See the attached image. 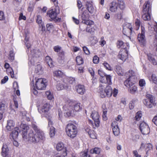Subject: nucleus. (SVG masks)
Here are the masks:
<instances>
[{"mask_svg":"<svg viewBox=\"0 0 157 157\" xmlns=\"http://www.w3.org/2000/svg\"><path fill=\"white\" fill-rule=\"evenodd\" d=\"M64 52H62L60 53H59V56H61L62 60H59L58 62L62 64H63L64 62V61L63 60V59L64 58Z\"/></svg>","mask_w":157,"mask_h":157,"instance_id":"nucleus-52","label":"nucleus"},{"mask_svg":"<svg viewBox=\"0 0 157 157\" xmlns=\"http://www.w3.org/2000/svg\"><path fill=\"white\" fill-rule=\"evenodd\" d=\"M91 116L94 121V124L93 125L94 128H97L98 127V113L94 111L92 112Z\"/></svg>","mask_w":157,"mask_h":157,"instance_id":"nucleus-17","label":"nucleus"},{"mask_svg":"<svg viewBox=\"0 0 157 157\" xmlns=\"http://www.w3.org/2000/svg\"><path fill=\"white\" fill-rule=\"evenodd\" d=\"M94 30H95V29L94 27L90 28V27H87L86 29V32H89L92 34H93L94 32Z\"/></svg>","mask_w":157,"mask_h":157,"instance_id":"nucleus-47","label":"nucleus"},{"mask_svg":"<svg viewBox=\"0 0 157 157\" xmlns=\"http://www.w3.org/2000/svg\"><path fill=\"white\" fill-rule=\"evenodd\" d=\"M76 60L78 65L82 64L83 63L82 58L80 56H77L76 58Z\"/></svg>","mask_w":157,"mask_h":157,"instance_id":"nucleus-40","label":"nucleus"},{"mask_svg":"<svg viewBox=\"0 0 157 157\" xmlns=\"http://www.w3.org/2000/svg\"><path fill=\"white\" fill-rule=\"evenodd\" d=\"M21 127L22 129V137L24 140H28L30 143L33 144L39 142L37 136L32 130H31L29 134L27 135V132L29 129V127L27 124H22Z\"/></svg>","mask_w":157,"mask_h":157,"instance_id":"nucleus-1","label":"nucleus"},{"mask_svg":"<svg viewBox=\"0 0 157 157\" xmlns=\"http://www.w3.org/2000/svg\"><path fill=\"white\" fill-rule=\"evenodd\" d=\"M19 128L18 127L14 128L12 133V136L13 139L16 138L18 135Z\"/></svg>","mask_w":157,"mask_h":157,"instance_id":"nucleus-31","label":"nucleus"},{"mask_svg":"<svg viewBox=\"0 0 157 157\" xmlns=\"http://www.w3.org/2000/svg\"><path fill=\"white\" fill-rule=\"evenodd\" d=\"M38 138L39 142V141H44L45 140V135L43 131L41 130L36 133Z\"/></svg>","mask_w":157,"mask_h":157,"instance_id":"nucleus-21","label":"nucleus"},{"mask_svg":"<svg viewBox=\"0 0 157 157\" xmlns=\"http://www.w3.org/2000/svg\"><path fill=\"white\" fill-rule=\"evenodd\" d=\"M128 88V92L132 94H135L138 92L137 87L134 85Z\"/></svg>","mask_w":157,"mask_h":157,"instance_id":"nucleus-26","label":"nucleus"},{"mask_svg":"<svg viewBox=\"0 0 157 157\" xmlns=\"http://www.w3.org/2000/svg\"><path fill=\"white\" fill-rule=\"evenodd\" d=\"M141 27L142 29L141 33L138 34L137 39L141 44L144 45L145 43L144 29V28H143L142 26Z\"/></svg>","mask_w":157,"mask_h":157,"instance_id":"nucleus-14","label":"nucleus"},{"mask_svg":"<svg viewBox=\"0 0 157 157\" xmlns=\"http://www.w3.org/2000/svg\"><path fill=\"white\" fill-rule=\"evenodd\" d=\"M106 83H107L109 85L112 84L111 82V76L110 75H106Z\"/></svg>","mask_w":157,"mask_h":157,"instance_id":"nucleus-41","label":"nucleus"},{"mask_svg":"<svg viewBox=\"0 0 157 157\" xmlns=\"http://www.w3.org/2000/svg\"><path fill=\"white\" fill-rule=\"evenodd\" d=\"M46 96L49 100H51L53 98V96L50 91H48L45 92Z\"/></svg>","mask_w":157,"mask_h":157,"instance_id":"nucleus-43","label":"nucleus"},{"mask_svg":"<svg viewBox=\"0 0 157 157\" xmlns=\"http://www.w3.org/2000/svg\"><path fill=\"white\" fill-rule=\"evenodd\" d=\"M99 76H100V80L101 82L102 83L101 84H106V75L104 74H101L99 72Z\"/></svg>","mask_w":157,"mask_h":157,"instance_id":"nucleus-28","label":"nucleus"},{"mask_svg":"<svg viewBox=\"0 0 157 157\" xmlns=\"http://www.w3.org/2000/svg\"><path fill=\"white\" fill-rule=\"evenodd\" d=\"M37 23L40 25V26H41L42 29H43L44 28L45 29V26L43 22L42 21V18L39 15L37 16V18L36 20Z\"/></svg>","mask_w":157,"mask_h":157,"instance_id":"nucleus-29","label":"nucleus"},{"mask_svg":"<svg viewBox=\"0 0 157 157\" xmlns=\"http://www.w3.org/2000/svg\"><path fill=\"white\" fill-rule=\"evenodd\" d=\"M135 73L132 70H129L126 73V76L129 77L124 81V85L127 87L134 85L137 81Z\"/></svg>","mask_w":157,"mask_h":157,"instance_id":"nucleus-4","label":"nucleus"},{"mask_svg":"<svg viewBox=\"0 0 157 157\" xmlns=\"http://www.w3.org/2000/svg\"><path fill=\"white\" fill-rule=\"evenodd\" d=\"M148 58L149 60L151 62L153 65H156L157 63L154 58L152 57L151 56L149 55L148 56Z\"/></svg>","mask_w":157,"mask_h":157,"instance_id":"nucleus-42","label":"nucleus"},{"mask_svg":"<svg viewBox=\"0 0 157 157\" xmlns=\"http://www.w3.org/2000/svg\"><path fill=\"white\" fill-rule=\"evenodd\" d=\"M153 148V146L152 144L150 143H148L147 144L146 147V154H147V152L149 151L152 150Z\"/></svg>","mask_w":157,"mask_h":157,"instance_id":"nucleus-45","label":"nucleus"},{"mask_svg":"<svg viewBox=\"0 0 157 157\" xmlns=\"http://www.w3.org/2000/svg\"><path fill=\"white\" fill-rule=\"evenodd\" d=\"M103 64L106 69L110 71L112 70L111 67L107 63L104 62Z\"/></svg>","mask_w":157,"mask_h":157,"instance_id":"nucleus-55","label":"nucleus"},{"mask_svg":"<svg viewBox=\"0 0 157 157\" xmlns=\"http://www.w3.org/2000/svg\"><path fill=\"white\" fill-rule=\"evenodd\" d=\"M128 49L125 48L121 49L117 56L118 58L124 62L125 61L128 57Z\"/></svg>","mask_w":157,"mask_h":157,"instance_id":"nucleus-13","label":"nucleus"},{"mask_svg":"<svg viewBox=\"0 0 157 157\" xmlns=\"http://www.w3.org/2000/svg\"><path fill=\"white\" fill-rule=\"evenodd\" d=\"M82 48L83 51L86 54L89 55L90 54V51L87 48L86 46H84Z\"/></svg>","mask_w":157,"mask_h":157,"instance_id":"nucleus-59","label":"nucleus"},{"mask_svg":"<svg viewBox=\"0 0 157 157\" xmlns=\"http://www.w3.org/2000/svg\"><path fill=\"white\" fill-rule=\"evenodd\" d=\"M118 4L116 1H113L111 2L109 5V10L112 13L116 12L117 9Z\"/></svg>","mask_w":157,"mask_h":157,"instance_id":"nucleus-18","label":"nucleus"},{"mask_svg":"<svg viewBox=\"0 0 157 157\" xmlns=\"http://www.w3.org/2000/svg\"><path fill=\"white\" fill-rule=\"evenodd\" d=\"M46 62L49 66L52 67H53L54 65L52 59L48 56H47L46 57Z\"/></svg>","mask_w":157,"mask_h":157,"instance_id":"nucleus-34","label":"nucleus"},{"mask_svg":"<svg viewBox=\"0 0 157 157\" xmlns=\"http://www.w3.org/2000/svg\"><path fill=\"white\" fill-rule=\"evenodd\" d=\"M63 74V72L60 70L56 71L53 72L54 76L57 77H61Z\"/></svg>","mask_w":157,"mask_h":157,"instance_id":"nucleus-37","label":"nucleus"},{"mask_svg":"<svg viewBox=\"0 0 157 157\" xmlns=\"http://www.w3.org/2000/svg\"><path fill=\"white\" fill-rule=\"evenodd\" d=\"M93 61L94 63L97 64L98 63V57L96 55L94 56Z\"/></svg>","mask_w":157,"mask_h":157,"instance_id":"nucleus-61","label":"nucleus"},{"mask_svg":"<svg viewBox=\"0 0 157 157\" xmlns=\"http://www.w3.org/2000/svg\"><path fill=\"white\" fill-rule=\"evenodd\" d=\"M140 24L141 22L140 20L138 19H136L135 20V25L138 29L139 28Z\"/></svg>","mask_w":157,"mask_h":157,"instance_id":"nucleus-56","label":"nucleus"},{"mask_svg":"<svg viewBox=\"0 0 157 157\" xmlns=\"http://www.w3.org/2000/svg\"><path fill=\"white\" fill-rule=\"evenodd\" d=\"M66 131L68 136L73 138L76 136L77 133V127L73 124L69 123L66 128Z\"/></svg>","mask_w":157,"mask_h":157,"instance_id":"nucleus-5","label":"nucleus"},{"mask_svg":"<svg viewBox=\"0 0 157 157\" xmlns=\"http://www.w3.org/2000/svg\"><path fill=\"white\" fill-rule=\"evenodd\" d=\"M123 33L124 35L128 36L131 39L130 36L135 34L134 32L132 31V29L131 25L129 23L124 24L123 27Z\"/></svg>","mask_w":157,"mask_h":157,"instance_id":"nucleus-9","label":"nucleus"},{"mask_svg":"<svg viewBox=\"0 0 157 157\" xmlns=\"http://www.w3.org/2000/svg\"><path fill=\"white\" fill-rule=\"evenodd\" d=\"M119 8L122 10L124 9L125 8V4L122 0H118L117 2Z\"/></svg>","mask_w":157,"mask_h":157,"instance_id":"nucleus-36","label":"nucleus"},{"mask_svg":"<svg viewBox=\"0 0 157 157\" xmlns=\"http://www.w3.org/2000/svg\"><path fill=\"white\" fill-rule=\"evenodd\" d=\"M46 26L47 29L48 31H50L54 28V26L51 23L47 24Z\"/></svg>","mask_w":157,"mask_h":157,"instance_id":"nucleus-49","label":"nucleus"},{"mask_svg":"<svg viewBox=\"0 0 157 157\" xmlns=\"http://www.w3.org/2000/svg\"><path fill=\"white\" fill-rule=\"evenodd\" d=\"M151 10V5L149 2L147 1L144 4L143 10V13H150Z\"/></svg>","mask_w":157,"mask_h":157,"instance_id":"nucleus-19","label":"nucleus"},{"mask_svg":"<svg viewBox=\"0 0 157 157\" xmlns=\"http://www.w3.org/2000/svg\"><path fill=\"white\" fill-rule=\"evenodd\" d=\"M142 117V114L141 111H138L136 114L134 118V123L136 124L137 122L140 121Z\"/></svg>","mask_w":157,"mask_h":157,"instance_id":"nucleus-27","label":"nucleus"},{"mask_svg":"<svg viewBox=\"0 0 157 157\" xmlns=\"http://www.w3.org/2000/svg\"><path fill=\"white\" fill-rule=\"evenodd\" d=\"M9 153V150L6 144H4L2 148V155L3 157H10Z\"/></svg>","mask_w":157,"mask_h":157,"instance_id":"nucleus-20","label":"nucleus"},{"mask_svg":"<svg viewBox=\"0 0 157 157\" xmlns=\"http://www.w3.org/2000/svg\"><path fill=\"white\" fill-rule=\"evenodd\" d=\"M31 127L36 133L41 130L36 122H33L32 123Z\"/></svg>","mask_w":157,"mask_h":157,"instance_id":"nucleus-32","label":"nucleus"},{"mask_svg":"<svg viewBox=\"0 0 157 157\" xmlns=\"http://www.w3.org/2000/svg\"><path fill=\"white\" fill-rule=\"evenodd\" d=\"M14 54L13 51H10L9 54V58L12 61L14 59Z\"/></svg>","mask_w":157,"mask_h":157,"instance_id":"nucleus-53","label":"nucleus"},{"mask_svg":"<svg viewBox=\"0 0 157 157\" xmlns=\"http://www.w3.org/2000/svg\"><path fill=\"white\" fill-rule=\"evenodd\" d=\"M59 13V9L58 6H56L54 9L49 10L47 14H49L50 17L54 19L56 22H59L61 20L60 18L57 17V16Z\"/></svg>","mask_w":157,"mask_h":157,"instance_id":"nucleus-7","label":"nucleus"},{"mask_svg":"<svg viewBox=\"0 0 157 157\" xmlns=\"http://www.w3.org/2000/svg\"><path fill=\"white\" fill-rule=\"evenodd\" d=\"M41 55V52L38 50L33 49L31 51V54L29 56V65H34L37 58Z\"/></svg>","mask_w":157,"mask_h":157,"instance_id":"nucleus-6","label":"nucleus"},{"mask_svg":"<svg viewBox=\"0 0 157 157\" xmlns=\"http://www.w3.org/2000/svg\"><path fill=\"white\" fill-rule=\"evenodd\" d=\"M142 18L145 21H149L151 19L150 13H143Z\"/></svg>","mask_w":157,"mask_h":157,"instance_id":"nucleus-35","label":"nucleus"},{"mask_svg":"<svg viewBox=\"0 0 157 157\" xmlns=\"http://www.w3.org/2000/svg\"><path fill=\"white\" fill-rule=\"evenodd\" d=\"M76 89L77 93L81 95L83 94L85 92V89L83 85H78L76 86Z\"/></svg>","mask_w":157,"mask_h":157,"instance_id":"nucleus-22","label":"nucleus"},{"mask_svg":"<svg viewBox=\"0 0 157 157\" xmlns=\"http://www.w3.org/2000/svg\"><path fill=\"white\" fill-rule=\"evenodd\" d=\"M86 9L90 13H92L94 12V9L91 2H87L86 3Z\"/></svg>","mask_w":157,"mask_h":157,"instance_id":"nucleus-24","label":"nucleus"},{"mask_svg":"<svg viewBox=\"0 0 157 157\" xmlns=\"http://www.w3.org/2000/svg\"><path fill=\"white\" fill-rule=\"evenodd\" d=\"M98 152V148L95 147L92 149L90 151V153L91 154H97Z\"/></svg>","mask_w":157,"mask_h":157,"instance_id":"nucleus-51","label":"nucleus"},{"mask_svg":"<svg viewBox=\"0 0 157 157\" xmlns=\"http://www.w3.org/2000/svg\"><path fill=\"white\" fill-rule=\"evenodd\" d=\"M145 82L144 79H141L140 80L139 85L141 87H143L145 85Z\"/></svg>","mask_w":157,"mask_h":157,"instance_id":"nucleus-57","label":"nucleus"},{"mask_svg":"<svg viewBox=\"0 0 157 157\" xmlns=\"http://www.w3.org/2000/svg\"><path fill=\"white\" fill-rule=\"evenodd\" d=\"M81 11H82L81 17L82 21V22L88 25H93L94 22L89 20V15L88 13V11L86 10H84V8L83 7Z\"/></svg>","mask_w":157,"mask_h":157,"instance_id":"nucleus-8","label":"nucleus"},{"mask_svg":"<svg viewBox=\"0 0 157 157\" xmlns=\"http://www.w3.org/2000/svg\"><path fill=\"white\" fill-rule=\"evenodd\" d=\"M80 155L82 157H91L90 155L88 154V152L87 151L81 153Z\"/></svg>","mask_w":157,"mask_h":157,"instance_id":"nucleus-50","label":"nucleus"},{"mask_svg":"<svg viewBox=\"0 0 157 157\" xmlns=\"http://www.w3.org/2000/svg\"><path fill=\"white\" fill-rule=\"evenodd\" d=\"M117 72L119 75L122 76L124 75V72L122 71L121 67H119L118 69H117Z\"/></svg>","mask_w":157,"mask_h":157,"instance_id":"nucleus-60","label":"nucleus"},{"mask_svg":"<svg viewBox=\"0 0 157 157\" xmlns=\"http://www.w3.org/2000/svg\"><path fill=\"white\" fill-rule=\"evenodd\" d=\"M45 79L42 78H38L36 81L35 85L37 89L38 90H44L46 86Z\"/></svg>","mask_w":157,"mask_h":157,"instance_id":"nucleus-11","label":"nucleus"},{"mask_svg":"<svg viewBox=\"0 0 157 157\" xmlns=\"http://www.w3.org/2000/svg\"><path fill=\"white\" fill-rule=\"evenodd\" d=\"M100 45L103 47L106 44V41L104 40V37L102 36L101 37L99 42Z\"/></svg>","mask_w":157,"mask_h":157,"instance_id":"nucleus-54","label":"nucleus"},{"mask_svg":"<svg viewBox=\"0 0 157 157\" xmlns=\"http://www.w3.org/2000/svg\"><path fill=\"white\" fill-rule=\"evenodd\" d=\"M55 128L51 126L50 129V135L51 137L54 136L55 134Z\"/></svg>","mask_w":157,"mask_h":157,"instance_id":"nucleus-46","label":"nucleus"},{"mask_svg":"<svg viewBox=\"0 0 157 157\" xmlns=\"http://www.w3.org/2000/svg\"><path fill=\"white\" fill-rule=\"evenodd\" d=\"M54 51L56 52H58L60 50L61 47H60L59 46H56L54 48Z\"/></svg>","mask_w":157,"mask_h":157,"instance_id":"nucleus-64","label":"nucleus"},{"mask_svg":"<svg viewBox=\"0 0 157 157\" xmlns=\"http://www.w3.org/2000/svg\"><path fill=\"white\" fill-rule=\"evenodd\" d=\"M151 79L153 83L157 85V76L155 74H152L151 76Z\"/></svg>","mask_w":157,"mask_h":157,"instance_id":"nucleus-44","label":"nucleus"},{"mask_svg":"<svg viewBox=\"0 0 157 157\" xmlns=\"http://www.w3.org/2000/svg\"><path fill=\"white\" fill-rule=\"evenodd\" d=\"M34 81L33 80L32 83H33V86L31 89V92L32 93H33L35 95H36L38 94V91L37 90L35 89V87L34 86Z\"/></svg>","mask_w":157,"mask_h":157,"instance_id":"nucleus-48","label":"nucleus"},{"mask_svg":"<svg viewBox=\"0 0 157 157\" xmlns=\"http://www.w3.org/2000/svg\"><path fill=\"white\" fill-rule=\"evenodd\" d=\"M67 84L62 83H59L56 86L57 90H59L67 88Z\"/></svg>","mask_w":157,"mask_h":157,"instance_id":"nucleus-30","label":"nucleus"},{"mask_svg":"<svg viewBox=\"0 0 157 157\" xmlns=\"http://www.w3.org/2000/svg\"><path fill=\"white\" fill-rule=\"evenodd\" d=\"M134 103L133 101L130 102L129 104V108L130 109H133L134 107Z\"/></svg>","mask_w":157,"mask_h":157,"instance_id":"nucleus-63","label":"nucleus"},{"mask_svg":"<svg viewBox=\"0 0 157 157\" xmlns=\"http://www.w3.org/2000/svg\"><path fill=\"white\" fill-rule=\"evenodd\" d=\"M146 98L143 100V103L148 108L152 107L155 101L154 97L150 94H147L146 95Z\"/></svg>","mask_w":157,"mask_h":157,"instance_id":"nucleus-10","label":"nucleus"},{"mask_svg":"<svg viewBox=\"0 0 157 157\" xmlns=\"http://www.w3.org/2000/svg\"><path fill=\"white\" fill-rule=\"evenodd\" d=\"M112 129L113 133L115 136H117L119 134L120 131L118 127L113 128Z\"/></svg>","mask_w":157,"mask_h":157,"instance_id":"nucleus-38","label":"nucleus"},{"mask_svg":"<svg viewBox=\"0 0 157 157\" xmlns=\"http://www.w3.org/2000/svg\"><path fill=\"white\" fill-rule=\"evenodd\" d=\"M82 105L79 103L67 101L63 106V109L66 111V116L69 117L75 111H79L82 109Z\"/></svg>","mask_w":157,"mask_h":157,"instance_id":"nucleus-2","label":"nucleus"},{"mask_svg":"<svg viewBox=\"0 0 157 157\" xmlns=\"http://www.w3.org/2000/svg\"><path fill=\"white\" fill-rule=\"evenodd\" d=\"M49 109V105L47 103H45L44 104L40 109H38V110L40 113L47 114Z\"/></svg>","mask_w":157,"mask_h":157,"instance_id":"nucleus-16","label":"nucleus"},{"mask_svg":"<svg viewBox=\"0 0 157 157\" xmlns=\"http://www.w3.org/2000/svg\"><path fill=\"white\" fill-rule=\"evenodd\" d=\"M5 19V17L3 12L2 11H0V20H3Z\"/></svg>","mask_w":157,"mask_h":157,"instance_id":"nucleus-62","label":"nucleus"},{"mask_svg":"<svg viewBox=\"0 0 157 157\" xmlns=\"http://www.w3.org/2000/svg\"><path fill=\"white\" fill-rule=\"evenodd\" d=\"M117 47L118 48H121L122 49L125 48L126 49H128L129 46V44L128 43L124 44L123 42L121 40L118 41L117 43Z\"/></svg>","mask_w":157,"mask_h":157,"instance_id":"nucleus-23","label":"nucleus"},{"mask_svg":"<svg viewBox=\"0 0 157 157\" xmlns=\"http://www.w3.org/2000/svg\"><path fill=\"white\" fill-rule=\"evenodd\" d=\"M35 71L36 73H38V74H41L42 72V68L41 65L38 64L36 66Z\"/></svg>","mask_w":157,"mask_h":157,"instance_id":"nucleus-39","label":"nucleus"},{"mask_svg":"<svg viewBox=\"0 0 157 157\" xmlns=\"http://www.w3.org/2000/svg\"><path fill=\"white\" fill-rule=\"evenodd\" d=\"M56 149L57 151H62V155L64 157L67 155V150L64 147L63 144L62 143H58L56 146Z\"/></svg>","mask_w":157,"mask_h":157,"instance_id":"nucleus-15","label":"nucleus"},{"mask_svg":"<svg viewBox=\"0 0 157 157\" xmlns=\"http://www.w3.org/2000/svg\"><path fill=\"white\" fill-rule=\"evenodd\" d=\"M113 94V89L110 86L105 84H100L99 86V94L102 98L105 97L106 96L110 97Z\"/></svg>","mask_w":157,"mask_h":157,"instance_id":"nucleus-3","label":"nucleus"},{"mask_svg":"<svg viewBox=\"0 0 157 157\" xmlns=\"http://www.w3.org/2000/svg\"><path fill=\"white\" fill-rule=\"evenodd\" d=\"M139 128L142 133L147 135L150 132V129L148 125L145 122H140Z\"/></svg>","mask_w":157,"mask_h":157,"instance_id":"nucleus-12","label":"nucleus"},{"mask_svg":"<svg viewBox=\"0 0 157 157\" xmlns=\"http://www.w3.org/2000/svg\"><path fill=\"white\" fill-rule=\"evenodd\" d=\"M69 82L70 83L72 84H75V78L72 77H70L69 79Z\"/></svg>","mask_w":157,"mask_h":157,"instance_id":"nucleus-58","label":"nucleus"},{"mask_svg":"<svg viewBox=\"0 0 157 157\" xmlns=\"http://www.w3.org/2000/svg\"><path fill=\"white\" fill-rule=\"evenodd\" d=\"M102 108L103 109L102 115L103 119L104 120L106 121L107 119V118L106 116V114L107 112V109L105 108V105H102Z\"/></svg>","mask_w":157,"mask_h":157,"instance_id":"nucleus-33","label":"nucleus"},{"mask_svg":"<svg viewBox=\"0 0 157 157\" xmlns=\"http://www.w3.org/2000/svg\"><path fill=\"white\" fill-rule=\"evenodd\" d=\"M15 123L12 120H9L7 121V125L6 128L8 131H11L14 128Z\"/></svg>","mask_w":157,"mask_h":157,"instance_id":"nucleus-25","label":"nucleus"}]
</instances>
